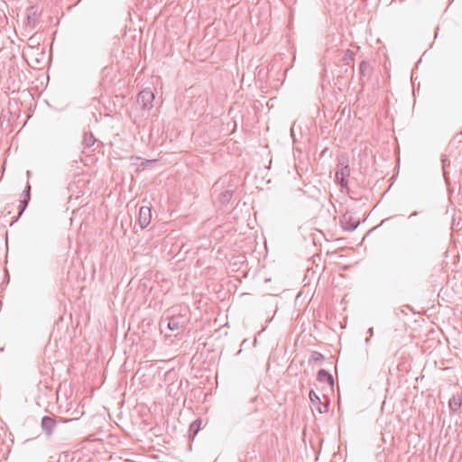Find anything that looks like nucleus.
Instances as JSON below:
<instances>
[{"mask_svg":"<svg viewBox=\"0 0 462 462\" xmlns=\"http://www.w3.org/2000/svg\"><path fill=\"white\" fill-rule=\"evenodd\" d=\"M337 170L336 171V180L342 189H348L347 178L350 175L348 158L346 155H340L337 158Z\"/></svg>","mask_w":462,"mask_h":462,"instance_id":"1","label":"nucleus"},{"mask_svg":"<svg viewBox=\"0 0 462 462\" xmlns=\"http://www.w3.org/2000/svg\"><path fill=\"white\" fill-rule=\"evenodd\" d=\"M58 420L54 416H43L41 420V429L47 439H51L54 434L57 427Z\"/></svg>","mask_w":462,"mask_h":462,"instance_id":"2","label":"nucleus"},{"mask_svg":"<svg viewBox=\"0 0 462 462\" xmlns=\"http://www.w3.org/2000/svg\"><path fill=\"white\" fill-rule=\"evenodd\" d=\"M154 97L155 96L153 92L149 88H145L138 94L137 103L142 106L143 109L150 110L153 106L152 103Z\"/></svg>","mask_w":462,"mask_h":462,"instance_id":"3","label":"nucleus"},{"mask_svg":"<svg viewBox=\"0 0 462 462\" xmlns=\"http://www.w3.org/2000/svg\"><path fill=\"white\" fill-rule=\"evenodd\" d=\"M340 225L344 230L352 232L358 226L359 220L355 219L349 212H346L340 218Z\"/></svg>","mask_w":462,"mask_h":462,"instance_id":"4","label":"nucleus"},{"mask_svg":"<svg viewBox=\"0 0 462 462\" xmlns=\"http://www.w3.org/2000/svg\"><path fill=\"white\" fill-rule=\"evenodd\" d=\"M309 395L312 404V409H315L319 413H324L328 411V404L321 403L319 396L313 390L310 392Z\"/></svg>","mask_w":462,"mask_h":462,"instance_id":"5","label":"nucleus"},{"mask_svg":"<svg viewBox=\"0 0 462 462\" xmlns=\"http://www.w3.org/2000/svg\"><path fill=\"white\" fill-rule=\"evenodd\" d=\"M152 219V209L150 207L143 206L139 210V224L142 228L149 226Z\"/></svg>","mask_w":462,"mask_h":462,"instance_id":"6","label":"nucleus"},{"mask_svg":"<svg viewBox=\"0 0 462 462\" xmlns=\"http://www.w3.org/2000/svg\"><path fill=\"white\" fill-rule=\"evenodd\" d=\"M185 319L182 316H172L168 322V328L171 331L179 330L184 326Z\"/></svg>","mask_w":462,"mask_h":462,"instance_id":"7","label":"nucleus"},{"mask_svg":"<svg viewBox=\"0 0 462 462\" xmlns=\"http://www.w3.org/2000/svg\"><path fill=\"white\" fill-rule=\"evenodd\" d=\"M317 379L320 383H327L330 386L334 384L333 376L325 369H320L318 372Z\"/></svg>","mask_w":462,"mask_h":462,"instance_id":"8","label":"nucleus"},{"mask_svg":"<svg viewBox=\"0 0 462 462\" xmlns=\"http://www.w3.org/2000/svg\"><path fill=\"white\" fill-rule=\"evenodd\" d=\"M461 405H462V394L461 393H457V394L454 395L448 401V407L454 412H457V410L461 407Z\"/></svg>","mask_w":462,"mask_h":462,"instance_id":"9","label":"nucleus"},{"mask_svg":"<svg viewBox=\"0 0 462 462\" xmlns=\"http://www.w3.org/2000/svg\"><path fill=\"white\" fill-rule=\"evenodd\" d=\"M96 142H97V139L95 138V136L93 135V134L91 132L84 133L82 142H81L82 146L84 148H90L91 146H93L95 144Z\"/></svg>","mask_w":462,"mask_h":462,"instance_id":"10","label":"nucleus"},{"mask_svg":"<svg viewBox=\"0 0 462 462\" xmlns=\"http://www.w3.org/2000/svg\"><path fill=\"white\" fill-rule=\"evenodd\" d=\"M359 70L362 77L370 78L373 69L368 61L362 60L359 64Z\"/></svg>","mask_w":462,"mask_h":462,"instance_id":"11","label":"nucleus"},{"mask_svg":"<svg viewBox=\"0 0 462 462\" xmlns=\"http://www.w3.org/2000/svg\"><path fill=\"white\" fill-rule=\"evenodd\" d=\"M355 58V52L351 50H346L344 53V56L342 58V61L346 65H350V63L354 60Z\"/></svg>","mask_w":462,"mask_h":462,"instance_id":"12","label":"nucleus"},{"mask_svg":"<svg viewBox=\"0 0 462 462\" xmlns=\"http://www.w3.org/2000/svg\"><path fill=\"white\" fill-rule=\"evenodd\" d=\"M233 197V191L232 190H226L225 192L221 193L219 197V201L221 204L226 205L227 204Z\"/></svg>","mask_w":462,"mask_h":462,"instance_id":"13","label":"nucleus"},{"mask_svg":"<svg viewBox=\"0 0 462 462\" xmlns=\"http://www.w3.org/2000/svg\"><path fill=\"white\" fill-rule=\"evenodd\" d=\"M323 359H324V356L322 354H320L319 352L314 351L310 357V362L318 363V362L322 361Z\"/></svg>","mask_w":462,"mask_h":462,"instance_id":"14","label":"nucleus"},{"mask_svg":"<svg viewBox=\"0 0 462 462\" xmlns=\"http://www.w3.org/2000/svg\"><path fill=\"white\" fill-rule=\"evenodd\" d=\"M202 423L201 420H196L189 427V431L197 434L200 429V425Z\"/></svg>","mask_w":462,"mask_h":462,"instance_id":"15","label":"nucleus"},{"mask_svg":"<svg viewBox=\"0 0 462 462\" xmlns=\"http://www.w3.org/2000/svg\"><path fill=\"white\" fill-rule=\"evenodd\" d=\"M28 203H29V200H26V199H21L20 200V205H19V213H18V217H20L23 212L25 210V208H27L28 206Z\"/></svg>","mask_w":462,"mask_h":462,"instance_id":"16","label":"nucleus"},{"mask_svg":"<svg viewBox=\"0 0 462 462\" xmlns=\"http://www.w3.org/2000/svg\"><path fill=\"white\" fill-rule=\"evenodd\" d=\"M30 199H31V186L30 184L28 183L24 191H23V199H26V200H29L30 201Z\"/></svg>","mask_w":462,"mask_h":462,"instance_id":"17","label":"nucleus"},{"mask_svg":"<svg viewBox=\"0 0 462 462\" xmlns=\"http://www.w3.org/2000/svg\"><path fill=\"white\" fill-rule=\"evenodd\" d=\"M78 420V418H73V419H64V418H59V421L60 422H63V423H66V422H70V421H73V420Z\"/></svg>","mask_w":462,"mask_h":462,"instance_id":"18","label":"nucleus"},{"mask_svg":"<svg viewBox=\"0 0 462 462\" xmlns=\"http://www.w3.org/2000/svg\"><path fill=\"white\" fill-rule=\"evenodd\" d=\"M368 332H369V334L372 336V335H373V332H374V331H373V328H369Z\"/></svg>","mask_w":462,"mask_h":462,"instance_id":"19","label":"nucleus"},{"mask_svg":"<svg viewBox=\"0 0 462 462\" xmlns=\"http://www.w3.org/2000/svg\"><path fill=\"white\" fill-rule=\"evenodd\" d=\"M415 215H417V212H413V213L411 215V216H415Z\"/></svg>","mask_w":462,"mask_h":462,"instance_id":"20","label":"nucleus"}]
</instances>
